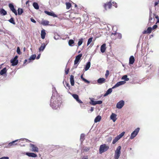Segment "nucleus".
<instances>
[{"label":"nucleus","mask_w":159,"mask_h":159,"mask_svg":"<svg viewBox=\"0 0 159 159\" xmlns=\"http://www.w3.org/2000/svg\"><path fill=\"white\" fill-rule=\"evenodd\" d=\"M111 38L113 40H116L117 39H120L122 38V35L120 33L116 32L112 33L111 35Z\"/></svg>","instance_id":"obj_3"},{"label":"nucleus","mask_w":159,"mask_h":159,"mask_svg":"<svg viewBox=\"0 0 159 159\" xmlns=\"http://www.w3.org/2000/svg\"><path fill=\"white\" fill-rule=\"evenodd\" d=\"M0 159H9V157H4L0 158Z\"/></svg>","instance_id":"obj_55"},{"label":"nucleus","mask_w":159,"mask_h":159,"mask_svg":"<svg viewBox=\"0 0 159 159\" xmlns=\"http://www.w3.org/2000/svg\"><path fill=\"white\" fill-rule=\"evenodd\" d=\"M103 6L106 10H107L108 9H111L112 6L111 1H110L108 2L105 3Z\"/></svg>","instance_id":"obj_8"},{"label":"nucleus","mask_w":159,"mask_h":159,"mask_svg":"<svg viewBox=\"0 0 159 159\" xmlns=\"http://www.w3.org/2000/svg\"><path fill=\"white\" fill-rule=\"evenodd\" d=\"M152 12L150 13L149 14V22L150 23H152Z\"/></svg>","instance_id":"obj_42"},{"label":"nucleus","mask_w":159,"mask_h":159,"mask_svg":"<svg viewBox=\"0 0 159 159\" xmlns=\"http://www.w3.org/2000/svg\"><path fill=\"white\" fill-rule=\"evenodd\" d=\"M101 116L98 115L95 118L94 120V122L97 123L98 122H99L101 120Z\"/></svg>","instance_id":"obj_30"},{"label":"nucleus","mask_w":159,"mask_h":159,"mask_svg":"<svg viewBox=\"0 0 159 159\" xmlns=\"http://www.w3.org/2000/svg\"><path fill=\"white\" fill-rule=\"evenodd\" d=\"M40 57V55H39L37 57V58H36V59H39V58Z\"/></svg>","instance_id":"obj_62"},{"label":"nucleus","mask_w":159,"mask_h":159,"mask_svg":"<svg viewBox=\"0 0 159 159\" xmlns=\"http://www.w3.org/2000/svg\"><path fill=\"white\" fill-rule=\"evenodd\" d=\"M30 20H31V21L32 22H33L34 23H36V21L34 19H33V18H31L30 19Z\"/></svg>","instance_id":"obj_54"},{"label":"nucleus","mask_w":159,"mask_h":159,"mask_svg":"<svg viewBox=\"0 0 159 159\" xmlns=\"http://www.w3.org/2000/svg\"><path fill=\"white\" fill-rule=\"evenodd\" d=\"M82 54H80L76 57L74 64V66H75V68L77 67L79 62H80L81 58L82 57Z\"/></svg>","instance_id":"obj_5"},{"label":"nucleus","mask_w":159,"mask_h":159,"mask_svg":"<svg viewBox=\"0 0 159 159\" xmlns=\"http://www.w3.org/2000/svg\"><path fill=\"white\" fill-rule=\"evenodd\" d=\"M49 21L47 20H43L41 21V24L43 25H47L49 24Z\"/></svg>","instance_id":"obj_26"},{"label":"nucleus","mask_w":159,"mask_h":159,"mask_svg":"<svg viewBox=\"0 0 159 159\" xmlns=\"http://www.w3.org/2000/svg\"><path fill=\"white\" fill-rule=\"evenodd\" d=\"M33 6L36 9L38 10L39 9V7L38 4L37 3L34 2L33 3Z\"/></svg>","instance_id":"obj_33"},{"label":"nucleus","mask_w":159,"mask_h":159,"mask_svg":"<svg viewBox=\"0 0 159 159\" xmlns=\"http://www.w3.org/2000/svg\"><path fill=\"white\" fill-rule=\"evenodd\" d=\"M30 146L31 148V151L37 152H39V149L35 145L31 143L30 144Z\"/></svg>","instance_id":"obj_11"},{"label":"nucleus","mask_w":159,"mask_h":159,"mask_svg":"<svg viewBox=\"0 0 159 159\" xmlns=\"http://www.w3.org/2000/svg\"><path fill=\"white\" fill-rule=\"evenodd\" d=\"M26 5L28 4V5H29V1H26Z\"/></svg>","instance_id":"obj_59"},{"label":"nucleus","mask_w":159,"mask_h":159,"mask_svg":"<svg viewBox=\"0 0 159 159\" xmlns=\"http://www.w3.org/2000/svg\"><path fill=\"white\" fill-rule=\"evenodd\" d=\"M46 45L44 43H42L41 46L39 48V52L43 51L45 48Z\"/></svg>","instance_id":"obj_24"},{"label":"nucleus","mask_w":159,"mask_h":159,"mask_svg":"<svg viewBox=\"0 0 159 159\" xmlns=\"http://www.w3.org/2000/svg\"><path fill=\"white\" fill-rule=\"evenodd\" d=\"M83 16L85 20H89V16L87 15L84 14L83 15Z\"/></svg>","instance_id":"obj_44"},{"label":"nucleus","mask_w":159,"mask_h":159,"mask_svg":"<svg viewBox=\"0 0 159 159\" xmlns=\"http://www.w3.org/2000/svg\"><path fill=\"white\" fill-rule=\"evenodd\" d=\"M93 39V38L91 37L88 39L87 42V45L88 46L92 42Z\"/></svg>","instance_id":"obj_45"},{"label":"nucleus","mask_w":159,"mask_h":159,"mask_svg":"<svg viewBox=\"0 0 159 159\" xmlns=\"http://www.w3.org/2000/svg\"><path fill=\"white\" fill-rule=\"evenodd\" d=\"M8 6L11 11L13 12L16 16H17V13L16 10L15 9L13 4L12 3H10L9 4Z\"/></svg>","instance_id":"obj_10"},{"label":"nucleus","mask_w":159,"mask_h":159,"mask_svg":"<svg viewBox=\"0 0 159 159\" xmlns=\"http://www.w3.org/2000/svg\"><path fill=\"white\" fill-rule=\"evenodd\" d=\"M153 15L155 16L156 18L157 19H159V16L158 15H156L155 14H153Z\"/></svg>","instance_id":"obj_56"},{"label":"nucleus","mask_w":159,"mask_h":159,"mask_svg":"<svg viewBox=\"0 0 159 159\" xmlns=\"http://www.w3.org/2000/svg\"><path fill=\"white\" fill-rule=\"evenodd\" d=\"M122 79L124 80L125 81H128L129 80V79L127 78V75H124L122 77Z\"/></svg>","instance_id":"obj_41"},{"label":"nucleus","mask_w":159,"mask_h":159,"mask_svg":"<svg viewBox=\"0 0 159 159\" xmlns=\"http://www.w3.org/2000/svg\"><path fill=\"white\" fill-rule=\"evenodd\" d=\"M76 20H79L80 21V22L81 19L80 17L78 18H77L76 19Z\"/></svg>","instance_id":"obj_58"},{"label":"nucleus","mask_w":159,"mask_h":159,"mask_svg":"<svg viewBox=\"0 0 159 159\" xmlns=\"http://www.w3.org/2000/svg\"><path fill=\"white\" fill-rule=\"evenodd\" d=\"M102 103V101H96V105L97 104H101Z\"/></svg>","instance_id":"obj_49"},{"label":"nucleus","mask_w":159,"mask_h":159,"mask_svg":"<svg viewBox=\"0 0 159 159\" xmlns=\"http://www.w3.org/2000/svg\"><path fill=\"white\" fill-rule=\"evenodd\" d=\"M27 140L26 139H20V140H18V139H17V140H16L15 141H12V142H11L10 143H9L8 145V146L9 147H11L12 145H17V143H15L17 142V141H18L19 142H20V141H21V140Z\"/></svg>","instance_id":"obj_13"},{"label":"nucleus","mask_w":159,"mask_h":159,"mask_svg":"<svg viewBox=\"0 0 159 159\" xmlns=\"http://www.w3.org/2000/svg\"><path fill=\"white\" fill-rule=\"evenodd\" d=\"M66 8L67 9H69L71 7V4L68 2H66Z\"/></svg>","instance_id":"obj_34"},{"label":"nucleus","mask_w":159,"mask_h":159,"mask_svg":"<svg viewBox=\"0 0 159 159\" xmlns=\"http://www.w3.org/2000/svg\"><path fill=\"white\" fill-rule=\"evenodd\" d=\"M75 7H77V5L75 4Z\"/></svg>","instance_id":"obj_64"},{"label":"nucleus","mask_w":159,"mask_h":159,"mask_svg":"<svg viewBox=\"0 0 159 159\" xmlns=\"http://www.w3.org/2000/svg\"><path fill=\"white\" fill-rule=\"evenodd\" d=\"M18 57L17 56H16L13 59L11 60V63L12 66H16L18 64Z\"/></svg>","instance_id":"obj_9"},{"label":"nucleus","mask_w":159,"mask_h":159,"mask_svg":"<svg viewBox=\"0 0 159 159\" xmlns=\"http://www.w3.org/2000/svg\"><path fill=\"white\" fill-rule=\"evenodd\" d=\"M112 92V89L111 88H110L108 89L106 93L104 94V96L105 97L107 96L109 94L111 93Z\"/></svg>","instance_id":"obj_29"},{"label":"nucleus","mask_w":159,"mask_h":159,"mask_svg":"<svg viewBox=\"0 0 159 159\" xmlns=\"http://www.w3.org/2000/svg\"><path fill=\"white\" fill-rule=\"evenodd\" d=\"M94 110V108L93 107H92L91 108L90 111L91 112H92Z\"/></svg>","instance_id":"obj_57"},{"label":"nucleus","mask_w":159,"mask_h":159,"mask_svg":"<svg viewBox=\"0 0 159 159\" xmlns=\"http://www.w3.org/2000/svg\"><path fill=\"white\" fill-rule=\"evenodd\" d=\"M74 42L72 39H70L69 40L68 42L69 45L70 46H72V44H74Z\"/></svg>","instance_id":"obj_39"},{"label":"nucleus","mask_w":159,"mask_h":159,"mask_svg":"<svg viewBox=\"0 0 159 159\" xmlns=\"http://www.w3.org/2000/svg\"><path fill=\"white\" fill-rule=\"evenodd\" d=\"M65 86L66 88L67 89H70V85L68 83L66 82Z\"/></svg>","instance_id":"obj_43"},{"label":"nucleus","mask_w":159,"mask_h":159,"mask_svg":"<svg viewBox=\"0 0 159 159\" xmlns=\"http://www.w3.org/2000/svg\"><path fill=\"white\" fill-rule=\"evenodd\" d=\"M46 35L45 31L43 29L41 31V37L42 39H44L45 38V36Z\"/></svg>","instance_id":"obj_21"},{"label":"nucleus","mask_w":159,"mask_h":159,"mask_svg":"<svg viewBox=\"0 0 159 159\" xmlns=\"http://www.w3.org/2000/svg\"><path fill=\"white\" fill-rule=\"evenodd\" d=\"M69 69H67L65 70V73L66 75H67L68 74L69 72Z\"/></svg>","instance_id":"obj_51"},{"label":"nucleus","mask_w":159,"mask_h":159,"mask_svg":"<svg viewBox=\"0 0 159 159\" xmlns=\"http://www.w3.org/2000/svg\"><path fill=\"white\" fill-rule=\"evenodd\" d=\"M50 102V106L55 110L59 108L62 103L61 98L58 96L55 97L54 96H52Z\"/></svg>","instance_id":"obj_1"},{"label":"nucleus","mask_w":159,"mask_h":159,"mask_svg":"<svg viewBox=\"0 0 159 159\" xmlns=\"http://www.w3.org/2000/svg\"><path fill=\"white\" fill-rule=\"evenodd\" d=\"M152 29L151 27H148L146 30H144L143 32V34H150L151 33Z\"/></svg>","instance_id":"obj_17"},{"label":"nucleus","mask_w":159,"mask_h":159,"mask_svg":"<svg viewBox=\"0 0 159 159\" xmlns=\"http://www.w3.org/2000/svg\"><path fill=\"white\" fill-rule=\"evenodd\" d=\"M9 21L13 25H15L16 23L13 17H11L10 19L9 20Z\"/></svg>","instance_id":"obj_38"},{"label":"nucleus","mask_w":159,"mask_h":159,"mask_svg":"<svg viewBox=\"0 0 159 159\" xmlns=\"http://www.w3.org/2000/svg\"><path fill=\"white\" fill-rule=\"evenodd\" d=\"M0 14L2 16H5L7 14V11L3 9H0Z\"/></svg>","instance_id":"obj_22"},{"label":"nucleus","mask_w":159,"mask_h":159,"mask_svg":"<svg viewBox=\"0 0 159 159\" xmlns=\"http://www.w3.org/2000/svg\"><path fill=\"white\" fill-rule=\"evenodd\" d=\"M70 16V17L71 19H73L75 18H74V17H71V15H70V16Z\"/></svg>","instance_id":"obj_61"},{"label":"nucleus","mask_w":159,"mask_h":159,"mask_svg":"<svg viewBox=\"0 0 159 159\" xmlns=\"http://www.w3.org/2000/svg\"><path fill=\"white\" fill-rule=\"evenodd\" d=\"M125 134V132H122L119 135H117L115 138L113 139L112 141V144H115Z\"/></svg>","instance_id":"obj_6"},{"label":"nucleus","mask_w":159,"mask_h":159,"mask_svg":"<svg viewBox=\"0 0 159 159\" xmlns=\"http://www.w3.org/2000/svg\"><path fill=\"white\" fill-rule=\"evenodd\" d=\"M116 115L112 113L111 116L110 118L114 122H115L116 120Z\"/></svg>","instance_id":"obj_23"},{"label":"nucleus","mask_w":159,"mask_h":159,"mask_svg":"<svg viewBox=\"0 0 159 159\" xmlns=\"http://www.w3.org/2000/svg\"><path fill=\"white\" fill-rule=\"evenodd\" d=\"M44 12L47 15L50 16H52L53 17H57V15L55 14L53 12H49L47 11H44Z\"/></svg>","instance_id":"obj_15"},{"label":"nucleus","mask_w":159,"mask_h":159,"mask_svg":"<svg viewBox=\"0 0 159 159\" xmlns=\"http://www.w3.org/2000/svg\"><path fill=\"white\" fill-rule=\"evenodd\" d=\"M121 147L120 146H118L116 148V150L115 151V154L114 155L115 159H118L121 153L120 150Z\"/></svg>","instance_id":"obj_4"},{"label":"nucleus","mask_w":159,"mask_h":159,"mask_svg":"<svg viewBox=\"0 0 159 159\" xmlns=\"http://www.w3.org/2000/svg\"><path fill=\"white\" fill-rule=\"evenodd\" d=\"M139 130L140 129L139 128H138L135 129V130L131 133V136L130 137V139H133L137 134Z\"/></svg>","instance_id":"obj_7"},{"label":"nucleus","mask_w":159,"mask_h":159,"mask_svg":"<svg viewBox=\"0 0 159 159\" xmlns=\"http://www.w3.org/2000/svg\"><path fill=\"white\" fill-rule=\"evenodd\" d=\"M7 72L6 68L5 67L2 70L0 71V75H2L5 74Z\"/></svg>","instance_id":"obj_28"},{"label":"nucleus","mask_w":159,"mask_h":159,"mask_svg":"<svg viewBox=\"0 0 159 159\" xmlns=\"http://www.w3.org/2000/svg\"><path fill=\"white\" fill-rule=\"evenodd\" d=\"M159 3V0H158L157 1L155 2L154 3V6H157L158 3Z\"/></svg>","instance_id":"obj_52"},{"label":"nucleus","mask_w":159,"mask_h":159,"mask_svg":"<svg viewBox=\"0 0 159 159\" xmlns=\"http://www.w3.org/2000/svg\"><path fill=\"white\" fill-rule=\"evenodd\" d=\"M158 22H159V19H157V23H158Z\"/></svg>","instance_id":"obj_63"},{"label":"nucleus","mask_w":159,"mask_h":159,"mask_svg":"<svg viewBox=\"0 0 159 159\" xmlns=\"http://www.w3.org/2000/svg\"><path fill=\"white\" fill-rule=\"evenodd\" d=\"M112 4H113V5L116 8L117 7V3L114 2H112Z\"/></svg>","instance_id":"obj_50"},{"label":"nucleus","mask_w":159,"mask_h":159,"mask_svg":"<svg viewBox=\"0 0 159 159\" xmlns=\"http://www.w3.org/2000/svg\"><path fill=\"white\" fill-rule=\"evenodd\" d=\"M27 61L26 59L24 61V64H25V63Z\"/></svg>","instance_id":"obj_60"},{"label":"nucleus","mask_w":159,"mask_h":159,"mask_svg":"<svg viewBox=\"0 0 159 159\" xmlns=\"http://www.w3.org/2000/svg\"><path fill=\"white\" fill-rule=\"evenodd\" d=\"M80 77H81V78L83 80V81H84L85 83H89L90 82H89V81L87 80L86 79H85L83 77V75H81Z\"/></svg>","instance_id":"obj_36"},{"label":"nucleus","mask_w":159,"mask_h":159,"mask_svg":"<svg viewBox=\"0 0 159 159\" xmlns=\"http://www.w3.org/2000/svg\"><path fill=\"white\" fill-rule=\"evenodd\" d=\"M124 105V102L123 100L120 101L117 103L116 108L118 109H120L122 108Z\"/></svg>","instance_id":"obj_12"},{"label":"nucleus","mask_w":159,"mask_h":159,"mask_svg":"<svg viewBox=\"0 0 159 159\" xmlns=\"http://www.w3.org/2000/svg\"><path fill=\"white\" fill-rule=\"evenodd\" d=\"M109 74V72L108 70H107L106 71V73L105 74V76L106 78H107V77Z\"/></svg>","instance_id":"obj_47"},{"label":"nucleus","mask_w":159,"mask_h":159,"mask_svg":"<svg viewBox=\"0 0 159 159\" xmlns=\"http://www.w3.org/2000/svg\"><path fill=\"white\" fill-rule=\"evenodd\" d=\"M125 83V82L124 81H120L117 83L113 87H112V88L114 89L115 88L119 86L124 84Z\"/></svg>","instance_id":"obj_16"},{"label":"nucleus","mask_w":159,"mask_h":159,"mask_svg":"<svg viewBox=\"0 0 159 159\" xmlns=\"http://www.w3.org/2000/svg\"><path fill=\"white\" fill-rule=\"evenodd\" d=\"M105 82V79L103 78H100L97 80V82L101 84L104 83Z\"/></svg>","instance_id":"obj_18"},{"label":"nucleus","mask_w":159,"mask_h":159,"mask_svg":"<svg viewBox=\"0 0 159 159\" xmlns=\"http://www.w3.org/2000/svg\"><path fill=\"white\" fill-rule=\"evenodd\" d=\"M109 149V147L108 145L105 144L101 145L99 149V153L100 154L102 153L107 151Z\"/></svg>","instance_id":"obj_2"},{"label":"nucleus","mask_w":159,"mask_h":159,"mask_svg":"<svg viewBox=\"0 0 159 159\" xmlns=\"http://www.w3.org/2000/svg\"><path fill=\"white\" fill-rule=\"evenodd\" d=\"M106 49V44H103L101 47V51L102 53L104 52L105 51Z\"/></svg>","instance_id":"obj_27"},{"label":"nucleus","mask_w":159,"mask_h":159,"mask_svg":"<svg viewBox=\"0 0 159 159\" xmlns=\"http://www.w3.org/2000/svg\"><path fill=\"white\" fill-rule=\"evenodd\" d=\"M72 95L73 98L75 99L78 103H83V102L79 99V96L77 94H73Z\"/></svg>","instance_id":"obj_14"},{"label":"nucleus","mask_w":159,"mask_h":159,"mask_svg":"<svg viewBox=\"0 0 159 159\" xmlns=\"http://www.w3.org/2000/svg\"><path fill=\"white\" fill-rule=\"evenodd\" d=\"M157 25H154L152 27V30H155V29H156L157 28Z\"/></svg>","instance_id":"obj_53"},{"label":"nucleus","mask_w":159,"mask_h":159,"mask_svg":"<svg viewBox=\"0 0 159 159\" xmlns=\"http://www.w3.org/2000/svg\"><path fill=\"white\" fill-rule=\"evenodd\" d=\"M36 57V55L34 54L31 56L29 59L28 63H30V60H34Z\"/></svg>","instance_id":"obj_32"},{"label":"nucleus","mask_w":159,"mask_h":159,"mask_svg":"<svg viewBox=\"0 0 159 159\" xmlns=\"http://www.w3.org/2000/svg\"><path fill=\"white\" fill-rule=\"evenodd\" d=\"M16 51L18 54L20 55L21 54V52L20 51V49L19 47H18L17 48Z\"/></svg>","instance_id":"obj_48"},{"label":"nucleus","mask_w":159,"mask_h":159,"mask_svg":"<svg viewBox=\"0 0 159 159\" xmlns=\"http://www.w3.org/2000/svg\"><path fill=\"white\" fill-rule=\"evenodd\" d=\"M17 11L19 15H21L23 12V9L20 8H18Z\"/></svg>","instance_id":"obj_35"},{"label":"nucleus","mask_w":159,"mask_h":159,"mask_svg":"<svg viewBox=\"0 0 159 159\" xmlns=\"http://www.w3.org/2000/svg\"><path fill=\"white\" fill-rule=\"evenodd\" d=\"M70 84L72 86L74 85V76L73 75H71L70 76Z\"/></svg>","instance_id":"obj_25"},{"label":"nucleus","mask_w":159,"mask_h":159,"mask_svg":"<svg viewBox=\"0 0 159 159\" xmlns=\"http://www.w3.org/2000/svg\"><path fill=\"white\" fill-rule=\"evenodd\" d=\"M135 61V59L133 56H131L130 57L129 59V64H133Z\"/></svg>","instance_id":"obj_19"},{"label":"nucleus","mask_w":159,"mask_h":159,"mask_svg":"<svg viewBox=\"0 0 159 159\" xmlns=\"http://www.w3.org/2000/svg\"><path fill=\"white\" fill-rule=\"evenodd\" d=\"M26 155L29 157H35L37 156V155L34 153L27 152Z\"/></svg>","instance_id":"obj_20"},{"label":"nucleus","mask_w":159,"mask_h":159,"mask_svg":"<svg viewBox=\"0 0 159 159\" xmlns=\"http://www.w3.org/2000/svg\"><path fill=\"white\" fill-rule=\"evenodd\" d=\"M90 61H88L87 63L85 68V71L88 70L89 69L90 66Z\"/></svg>","instance_id":"obj_31"},{"label":"nucleus","mask_w":159,"mask_h":159,"mask_svg":"<svg viewBox=\"0 0 159 159\" xmlns=\"http://www.w3.org/2000/svg\"><path fill=\"white\" fill-rule=\"evenodd\" d=\"M83 39L82 38H81L79 39L78 43V45L79 46H80L83 43Z\"/></svg>","instance_id":"obj_40"},{"label":"nucleus","mask_w":159,"mask_h":159,"mask_svg":"<svg viewBox=\"0 0 159 159\" xmlns=\"http://www.w3.org/2000/svg\"><path fill=\"white\" fill-rule=\"evenodd\" d=\"M96 101H94L93 100H91V101L90 102V103L92 105H96Z\"/></svg>","instance_id":"obj_46"},{"label":"nucleus","mask_w":159,"mask_h":159,"mask_svg":"<svg viewBox=\"0 0 159 159\" xmlns=\"http://www.w3.org/2000/svg\"><path fill=\"white\" fill-rule=\"evenodd\" d=\"M84 137L85 135L84 134H81L80 136V140L81 141H83L84 140Z\"/></svg>","instance_id":"obj_37"}]
</instances>
